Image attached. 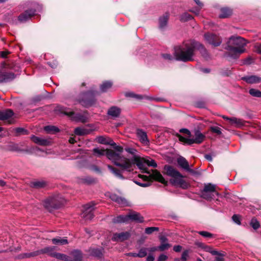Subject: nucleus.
I'll return each mask as SVG.
<instances>
[{"mask_svg":"<svg viewBox=\"0 0 261 261\" xmlns=\"http://www.w3.org/2000/svg\"><path fill=\"white\" fill-rule=\"evenodd\" d=\"M136 133L137 137L142 143L145 144H147L148 143L149 141L145 132L143 131L142 129H138Z\"/></svg>","mask_w":261,"mask_h":261,"instance_id":"nucleus-19","label":"nucleus"},{"mask_svg":"<svg viewBox=\"0 0 261 261\" xmlns=\"http://www.w3.org/2000/svg\"><path fill=\"white\" fill-rule=\"evenodd\" d=\"M148 248L142 247L138 253V257L142 258L146 256L147 254Z\"/></svg>","mask_w":261,"mask_h":261,"instance_id":"nucleus-44","label":"nucleus"},{"mask_svg":"<svg viewBox=\"0 0 261 261\" xmlns=\"http://www.w3.org/2000/svg\"><path fill=\"white\" fill-rule=\"evenodd\" d=\"M74 132L75 135L78 136H83L88 134V130L83 127H76Z\"/></svg>","mask_w":261,"mask_h":261,"instance_id":"nucleus-40","label":"nucleus"},{"mask_svg":"<svg viewBox=\"0 0 261 261\" xmlns=\"http://www.w3.org/2000/svg\"><path fill=\"white\" fill-rule=\"evenodd\" d=\"M255 48L257 53L261 54V44L256 43L255 45Z\"/></svg>","mask_w":261,"mask_h":261,"instance_id":"nucleus-59","label":"nucleus"},{"mask_svg":"<svg viewBox=\"0 0 261 261\" xmlns=\"http://www.w3.org/2000/svg\"><path fill=\"white\" fill-rule=\"evenodd\" d=\"M115 150L107 149V157L116 166L125 170L127 172H130V164L128 161L125 160V157L121 155L123 149L116 144L113 146Z\"/></svg>","mask_w":261,"mask_h":261,"instance_id":"nucleus-2","label":"nucleus"},{"mask_svg":"<svg viewBox=\"0 0 261 261\" xmlns=\"http://www.w3.org/2000/svg\"><path fill=\"white\" fill-rule=\"evenodd\" d=\"M14 78V74L13 73L0 71V83L6 82Z\"/></svg>","mask_w":261,"mask_h":261,"instance_id":"nucleus-22","label":"nucleus"},{"mask_svg":"<svg viewBox=\"0 0 261 261\" xmlns=\"http://www.w3.org/2000/svg\"><path fill=\"white\" fill-rule=\"evenodd\" d=\"M112 200L116 202L122 206L127 205V201L125 199L120 197L116 194H112L110 196Z\"/></svg>","mask_w":261,"mask_h":261,"instance_id":"nucleus-24","label":"nucleus"},{"mask_svg":"<svg viewBox=\"0 0 261 261\" xmlns=\"http://www.w3.org/2000/svg\"><path fill=\"white\" fill-rule=\"evenodd\" d=\"M169 15L168 14H166L163 15L162 17H161L159 19V27L161 29H163L165 27L167 24V22L168 20Z\"/></svg>","mask_w":261,"mask_h":261,"instance_id":"nucleus-32","label":"nucleus"},{"mask_svg":"<svg viewBox=\"0 0 261 261\" xmlns=\"http://www.w3.org/2000/svg\"><path fill=\"white\" fill-rule=\"evenodd\" d=\"M217 255L218 256L216 257V261H224L222 254L219 253V254H217Z\"/></svg>","mask_w":261,"mask_h":261,"instance_id":"nucleus-61","label":"nucleus"},{"mask_svg":"<svg viewBox=\"0 0 261 261\" xmlns=\"http://www.w3.org/2000/svg\"><path fill=\"white\" fill-rule=\"evenodd\" d=\"M170 247L171 245L168 243H161V244L158 246V248L159 249V251H163L168 249Z\"/></svg>","mask_w":261,"mask_h":261,"instance_id":"nucleus-45","label":"nucleus"},{"mask_svg":"<svg viewBox=\"0 0 261 261\" xmlns=\"http://www.w3.org/2000/svg\"><path fill=\"white\" fill-rule=\"evenodd\" d=\"M71 254L73 257L74 261H82L83 256L80 251L74 250L71 252Z\"/></svg>","mask_w":261,"mask_h":261,"instance_id":"nucleus-37","label":"nucleus"},{"mask_svg":"<svg viewBox=\"0 0 261 261\" xmlns=\"http://www.w3.org/2000/svg\"><path fill=\"white\" fill-rule=\"evenodd\" d=\"M167 259L168 256L166 255L162 254L158 257L157 261H166Z\"/></svg>","mask_w":261,"mask_h":261,"instance_id":"nucleus-57","label":"nucleus"},{"mask_svg":"<svg viewBox=\"0 0 261 261\" xmlns=\"http://www.w3.org/2000/svg\"><path fill=\"white\" fill-rule=\"evenodd\" d=\"M143 162V167L142 168H139L140 169L144 170L145 168V165H147L149 166L156 167L157 166V164L154 161V160L152 159H148L142 158Z\"/></svg>","mask_w":261,"mask_h":261,"instance_id":"nucleus-27","label":"nucleus"},{"mask_svg":"<svg viewBox=\"0 0 261 261\" xmlns=\"http://www.w3.org/2000/svg\"><path fill=\"white\" fill-rule=\"evenodd\" d=\"M205 136L202 134L200 130L195 129L194 131L193 137L191 138V140H189V143L193 144H200L204 140Z\"/></svg>","mask_w":261,"mask_h":261,"instance_id":"nucleus-12","label":"nucleus"},{"mask_svg":"<svg viewBox=\"0 0 261 261\" xmlns=\"http://www.w3.org/2000/svg\"><path fill=\"white\" fill-rule=\"evenodd\" d=\"M205 40L213 46H218L222 43L220 37L212 33H206L204 35Z\"/></svg>","mask_w":261,"mask_h":261,"instance_id":"nucleus-10","label":"nucleus"},{"mask_svg":"<svg viewBox=\"0 0 261 261\" xmlns=\"http://www.w3.org/2000/svg\"><path fill=\"white\" fill-rule=\"evenodd\" d=\"M179 140L180 142H184V143L187 144V145H192L191 143H189V140H191V138H185L184 137L179 136Z\"/></svg>","mask_w":261,"mask_h":261,"instance_id":"nucleus-51","label":"nucleus"},{"mask_svg":"<svg viewBox=\"0 0 261 261\" xmlns=\"http://www.w3.org/2000/svg\"><path fill=\"white\" fill-rule=\"evenodd\" d=\"M196 47V41L194 40H191L184 42L181 45L174 48V56L176 60L183 62L192 61Z\"/></svg>","mask_w":261,"mask_h":261,"instance_id":"nucleus-1","label":"nucleus"},{"mask_svg":"<svg viewBox=\"0 0 261 261\" xmlns=\"http://www.w3.org/2000/svg\"><path fill=\"white\" fill-rule=\"evenodd\" d=\"M125 150L128 153L132 155L130 158H125V160L128 161L130 164V171L133 170V167L136 164L138 168L143 167L142 158H141L138 154L136 149L132 147H126Z\"/></svg>","mask_w":261,"mask_h":261,"instance_id":"nucleus-6","label":"nucleus"},{"mask_svg":"<svg viewBox=\"0 0 261 261\" xmlns=\"http://www.w3.org/2000/svg\"><path fill=\"white\" fill-rule=\"evenodd\" d=\"M154 257L152 254H149L146 258V261H154Z\"/></svg>","mask_w":261,"mask_h":261,"instance_id":"nucleus-64","label":"nucleus"},{"mask_svg":"<svg viewBox=\"0 0 261 261\" xmlns=\"http://www.w3.org/2000/svg\"><path fill=\"white\" fill-rule=\"evenodd\" d=\"M94 181V179L89 177H86L83 179V182L86 184H91Z\"/></svg>","mask_w":261,"mask_h":261,"instance_id":"nucleus-58","label":"nucleus"},{"mask_svg":"<svg viewBox=\"0 0 261 261\" xmlns=\"http://www.w3.org/2000/svg\"><path fill=\"white\" fill-rule=\"evenodd\" d=\"M221 14L219 15L220 18H227L232 14V10L228 8L221 9Z\"/></svg>","mask_w":261,"mask_h":261,"instance_id":"nucleus-31","label":"nucleus"},{"mask_svg":"<svg viewBox=\"0 0 261 261\" xmlns=\"http://www.w3.org/2000/svg\"><path fill=\"white\" fill-rule=\"evenodd\" d=\"M181 132H183L189 135V137H192L191 132L187 129L183 128L180 130Z\"/></svg>","mask_w":261,"mask_h":261,"instance_id":"nucleus-62","label":"nucleus"},{"mask_svg":"<svg viewBox=\"0 0 261 261\" xmlns=\"http://www.w3.org/2000/svg\"><path fill=\"white\" fill-rule=\"evenodd\" d=\"M44 129L48 133H56L60 131L58 127L53 125L46 126L44 127Z\"/></svg>","mask_w":261,"mask_h":261,"instance_id":"nucleus-38","label":"nucleus"},{"mask_svg":"<svg viewBox=\"0 0 261 261\" xmlns=\"http://www.w3.org/2000/svg\"><path fill=\"white\" fill-rule=\"evenodd\" d=\"M112 86V82L110 81H106L100 85V90L102 92H107L109 89L111 88Z\"/></svg>","mask_w":261,"mask_h":261,"instance_id":"nucleus-36","label":"nucleus"},{"mask_svg":"<svg viewBox=\"0 0 261 261\" xmlns=\"http://www.w3.org/2000/svg\"><path fill=\"white\" fill-rule=\"evenodd\" d=\"M232 219L238 225L241 224L240 216L238 215H233L232 217Z\"/></svg>","mask_w":261,"mask_h":261,"instance_id":"nucleus-53","label":"nucleus"},{"mask_svg":"<svg viewBox=\"0 0 261 261\" xmlns=\"http://www.w3.org/2000/svg\"><path fill=\"white\" fill-rule=\"evenodd\" d=\"M218 195V193L216 191V186L210 183L205 184L201 192V197L207 200L214 199L215 195Z\"/></svg>","mask_w":261,"mask_h":261,"instance_id":"nucleus-8","label":"nucleus"},{"mask_svg":"<svg viewBox=\"0 0 261 261\" xmlns=\"http://www.w3.org/2000/svg\"><path fill=\"white\" fill-rule=\"evenodd\" d=\"M128 220L130 219L138 222H142L143 221V218L138 213H132L128 215Z\"/></svg>","mask_w":261,"mask_h":261,"instance_id":"nucleus-28","label":"nucleus"},{"mask_svg":"<svg viewBox=\"0 0 261 261\" xmlns=\"http://www.w3.org/2000/svg\"><path fill=\"white\" fill-rule=\"evenodd\" d=\"M31 139L36 144L42 146H49L51 144V142L50 140L38 137L34 135H32L31 137Z\"/></svg>","mask_w":261,"mask_h":261,"instance_id":"nucleus-16","label":"nucleus"},{"mask_svg":"<svg viewBox=\"0 0 261 261\" xmlns=\"http://www.w3.org/2000/svg\"><path fill=\"white\" fill-rule=\"evenodd\" d=\"M52 242L53 244L55 245H65L68 244V240L66 237L63 238H54L52 239Z\"/></svg>","mask_w":261,"mask_h":261,"instance_id":"nucleus-35","label":"nucleus"},{"mask_svg":"<svg viewBox=\"0 0 261 261\" xmlns=\"http://www.w3.org/2000/svg\"><path fill=\"white\" fill-rule=\"evenodd\" d=\"M188 255H189L188 250H185L181 254V261H186Z\"/></svg>","mask_w":261,"mask_h":261,"instance_id":"nucleus-55","label":"nucleus"},{"mask_svg":"<svg viewBox=\"0 0 261 261\" xmlns=\"http://www.w3.org/2000/svg\"><path fill=\"white\" fill-rule=\"evenodd\" d=\"M46 185L45 181L43 180L35 181L32 182V186L35 188H41Z\"/></svg>","mask_w":261,"mask_h":261,"instance_id":"nucleus-41","label":"nucleus"},{"mask_svg":"<svg viewBox=\"0 0 261 261\" xmlns=\"http://www.w3.org/2000/svg\"><path fill=\"white\" fill-rule=\"evenodd\" d=\"M182 247L180 245H176L173 247V250L175 252H179L181 251Z\"/></svg>","mask_w":261,"mask_h":261,"instance_id":"nucleus-60","label":"nucleus"},{"mask_svg":"<svg viewBox=\"0 0 261 261\" xmlns=\"http://www.w3.org/2000/svg\"><path fill=\"white\" fill-rule=\"evenodd\" d=\"M250 225L254 229L258 228L260 226L258 221L255 219L251 220Z\"/></svg>","mask_w":261,"mask_h":261,"instance_id":"nucleus-46","label":"nucleus"},{"mask_svg":"<svg viewBox=\"0 0 261 261\" xmlns=\"http://www.w3.org/2000/svg\"><path fill=\"white\" fill-rule=\"evenodd\" d=\"M62 112L65 115L69 117L72 120L76 121H82L83 116L80 114H75L73 112L70 111L68 109L64 108Z\"/></svg>","mask_w":261,"mask_h":261,"instance_id":"nucleus-14","label":"nucleus"},{"mask_svg":"<svg viewBox=\"0 0 261 261\" xmlns=\"http://www.w3.org/2000/svg\"><path fill=\"white\" fill-rule=\"evenodd\" d=\"M102 250L98 248H92L90 250V253L93 256L100 257L102 255Z\"/></svg>","mask_w":261,"mask_h":261,"instance_id":"nucleus-39","label":"nucleus"},{"mask_svg":"<svg viewBox=\"0 0 261 261\" xmlns=\"http://www.w3.org/2000/svg\"><path fill=\"white\" fill-rule=\"evenodd\" d=\"M35 12L33 9L27 10L19 16L18 19L20 22H25L34 16Z\"/></svg>","mask_w":261,"mask_h":261,"instance_id":"nucleus-15","label":"nucleus"},{"mask_svg":"<svg viewBox=\"0 0 261 261\" xmlns=\"http://www.w3.org/2000/svg\"><path fill=\"white\" fill-rule=\"evenodd\" d=\"M159 229L156 227H149L145 228V232L147 234H151L154 231H158Z\"/></svg>","mask_w":261,"mask_h":261,"instance_id":"nucleus-48","label":"nucleus"},{"mask_svg":"<svg viewBox=\"0 0 261 261\" xmlns=\"http://www.w3.org/2000/svg\"><path fill=\"white\" fill-rule=\"evenodd\" d=\"M13 115L14 113L11 109L1 111H0V120L3 121L8 120Z\"/></svg>","mask_w":261,"mask_h":261,"instance_id":"nucleus-18","label":"nucleus"},{"mask_svg":"<svg viewBox=\"0 0 261 261\" xmlns=\"http://www.w3.org/2000/svg\"><path fill=\"white\" fill-rule=\"evenodd\" d=\"M164 170L166 174L171 177L170 182L172 185L183 189H187L190 187V184L183 179V176L172 166L165 165Z\"/></svg>","mask_w":261,"mask_h":261,"instance_id":"nucleus-3","label":"nucleus"},{"mask_svg":"<svg viewBox=\"0 0 261 261\" xmlns=\"http://www.w3.org/2000/svg\"><path fill=\"white\" fill-rule=\"evenodd\" d=\"M230 41L233 46L228 45L226 49L228 51V56L237 58L238 56L243 53L245 49V46L247 44L246 40L241 37H231Z\"/></svg>","mask_w":261,"mask_h":261,"instance_id":"nucleus-4","label":"nucleus"},{"mask_svg":"<svg viewBox=\"0 0 261 261\" xmlns=\"http://www.w3.org/2000/svg\"><path fill=\"white\" fill-rule=\"evenodd\" d=\"M198 233L205 238H211L213 236L212 233L205 231H199Z\"/></svg>","mask_w":261,"mask_h":261,"instance_id":"nucleus-52","label":"nucleus"},{"mask_svg":"<svg viewBox=\"0 0 261 261\" xmlns=\"http://www.w3.org/2000/svg\"><path fill=\"white\" fill-rule=\"evenodd\" d=\"M94 154L97 157L106 155L107 156V149H100L99 148H94L93 149Z\"/></svg>","mask_w":261,"mask_h":261,"instance_id":"nucleus-34","label":"nucleus"},{"mask_svg":"<svg viewBox=\"0 0 261 261\" xmlns=\"http://www.w3.org/2000/svg\"><path fill=\"white\" fill-rule=\"evenodd\" d=\"M249 93L253 97H261V91L257 89L253 88L250 89L249 91Z\"/></svg>","mask_w":261,"mask_h":261,"instance_id":"nucleus-42","label":"nucleus"},{"mask_svg":"<svg viewBox=\"0 0 261 261\" xmlns=\"http://www.w3.org/2000/svg\"><path fill=\"white\" fill-rule=\"evenodd\" d=\"M97 141L100 144H106V145H110L111 146H114L116 145V143L114 142L112 140L108 141L106 138H105L103 136H99L97 137Z\"/></svg>","mask_w":261,"mask_h":261,"instance_id":"nucleus-30","label":"nucleus"},{"mask_svg":"<svg viewBox=\"0 0 261 261\" xmlns=\"http://www.w3.org/2000/svg\"><path fill=\"white\" fill-rule=\"evenodd\" d=\"M229 124L237 127H240L244 125V121L240 118L231 117Z\"/></svg>","mask_w":261,"mask_h":261,"instance_id":"nucleus-23","label":"nucleus"},{"mask_svg":"<svg viewBox=\"0 0 261 261\" xmlns=\"http://www.w3.org/2000/svg\"><path fill=\"white\" fill-rule=\"evenodd\" d=\"M162 56L164 59L167 60H171L172 59V57L169 54H163Z\"/></svg>","mask_w":261,"mask_h":261,"instance_id":"nucleus-63","label":"nucleus"},{"mask_svg":"<svg viewBox=\"0 0 261 261\" xmlns=\"http://www.w3.org/2000/svg\"><path fill=\"white\" fill-rule=\"evenodd\" d=\"M64 203V199L60 195H56L46 199L44 202V206L48 211L58 208Z\"/></svg>","mask_w":261,"mask_h":261,"instance_id":"nucleus-7","label":"nucleus"},{"mask_svg":"<svg viewBox=\"0 0 261 261\" xmlns=\"http://www.w3.org/2000/svg\"><path fill=\"white\" fill-rule=\"evenodd\" d=\"M177 163L180 166H181L182 168L185 169L187 171H188L192 173H194L193 170L189 168V163L184 158H179L177 160Z\"/></svg>","mask_w":261,"mask_h":261,"instance_id":"nucleus-20","label":"nucleus"},{"mask_svg":"<svg viewBox=\"0 0 261 261\" xmlns=\"http://www.w3.org/2000/svg\"><path fill=\"white\" fill-rule=\"evenodd\" d=\"M139 177L142 178L144 182H141L138 180H135L134 182L142 187H147L150 185V179L152 178L163 184L167 185V181L165 180L162 174L157 170H152V173L149 176L144 175H139Z\"/></svg>","mask_w":261,"mask_h":261,"instance_id":"nucleus-5","label":"nucleus"},{"mask_svg":"<svg viewBox=\"0 0 261 261\" xmlns=\"http://www.w3.org/2000/svg\"><path fill=\"white\" fill-rule=\"evenodd\" d=\"M121 113V110L117 107L113 106L108 111L107 114L112 118H115L119 116Z\"/></svg>","mask_w":261,"mask_h":261,"instance_id":"nucleus-17","label":"nucleus"},{"mask_svg":"<svg viewBox=\"0 0 261 261\" xmlns=\"http://www.w3.org/2000/svg\"><path fill=\"white\" fill-rule=\"evenodd\" d=\"M50 255L51 256L56 257L57 259L64 260L65 261H70L69 260L68 256L63 254L54 252L53 253H50Z\"/></svg>","mask_w":261,"mask_h":261,"instance_id":"nucleus-33","label":"nucleus"},{"mask_svg":"<svg viewBox=\"0 0 261 261\" xmlns=\"http://www.w3.org/2000/svg\"><path fill=\"white\" fill-rule=\"evenodd\" d=\"M16 133L18 134H27L28 131L23 128L18 127L15 129Z\"/></svg>","mask_w":261,"mask_h":261,"instance_id":"nucleus-54","label":"nucleus"},{"mask_svg":"<svg viewBox=\"0 0 261 261\" xmlns=\"http://www.w3.org/2000/svg\"><path fill=\"white\" fill-rule=\"evenodd\" d=\"M243 79L246 81L247 83L249 84L259 83L261 82V77L255 75L246 76Z\"/></svg>","mask_w":261,"mask_h":261,"instance_id":"nucleus-26","label":"nucleus"},{"mask_svg":"<svg viewBox=\"0 0 261 261\" xmlns=\"http://www.w3.org/2000/svg\"><path fill=\"white\" fill-rule=\"evenodd\" d=\"M94 210V205L92 203H88L83 206L82 217L86 220H91L94 216L93 211Z\"/></svg>","mask_w":261,"mask_h":261,"instance_id":"nucleus-11","label":"nucleus"},{"mask_svg":"<svg viewBox=\"0 0 261 261\" xmlns=\"http://www.w3.org/2000/svg\"><path fill=\"white\" fill-rule=\"evenodd\" d=\"M193 18L192 16L188 13L182 14L180 17V20L182 22H186Z\"/></svg>","mask_w":261,"mask_h":261,"instance_id":"nucleus-43","label":"nucleus"},{"mask_svg":"<svg viewBox=\"0 0 261 261\" xmlns=\"http://www.w3.org/2000/svg\"><path fill=\"white\" fill-rule=\"evenodd\" d=\"M54 248L51 247H47L44 248L41 250V252L43 253H48L50 255V253L54 252Z\"/></svg>","mask_w":261,"mask_h":261,"instance_id":"nucleus-47","label":"nucleus"},{"mask_svg":"<svg viewBox=\"0 0 261 261\" xmlns=\"http://www.w3.org/2000/svg\"><path fill=\"white\" fill-rule=\"evenodd\" d=\"M108 168L111 171V172L113 173L117 177L122 179L124 178L122 175V173L124 171H127L126 170H123L122 168H121V170H120L118 169L113 167L110 165H108Z\"/></svg>","mask_w":261,"mask_h":261,"instance_id":"nucleus-21","label":"nucleus"},{"mask_svg":"<svg viewBox=\"0 0 261 261\" xmlns=\"http://www.w3.org/2000/svg\"><path fill=\"white\" fill-rule=\"evenodd\" d=\"M128 221V216L127 215H119L114 218L112 220L113 223H121L126 222Z\"/></svg>","mask_w":261,"mask_h":261,"instance_id":"nucleus-25","label":"nucleus"},{"mask_svg":"<svg viewBox=\"0 0 261 261\" xmlns=\"http://www.w3.org/2000/svg\"><path fill=\"white\" fill-rule=\"evenodd\" d=\"M92 92H87L81 94L78 99L79 102L83 106L88 108L93 105L95 99L93 97Z\"/></svg>","mask_w":261,"mask_h":261,"instance_id":"nucleus-9","label":"nucleus"},{"mask_svg":"<svg viewBox=\"0 0 261 261\" xmlns=\"http://www.w3.org/2000/svg\"><path fill=\"white\" fill-rule=\"evenodd\" d=\"M130 237L129 232H121L119 233H115L112 238V240L114 242H121L127 240Z\"/></svg>","mask_w":261,"mask_h":261,"instance_id":"nucleus-13","label":"nucleus"},{"mask_svg":"<svg viewBox=\"0 0 261 261\" xmlns=\"http://www.w3.org/2000/svg\"><path fill=\"white\" fill-rule=\"evenodd\" d=\"M211 130L214 133L217 135H221L222 134L221 129L220 127L216 126L211 127Z\"/></svg>","mask_w":261,"mask_h":261,"instance_id":"nucleus-50","label":"nucleus"},{"mask_svg":"<svg viewBox=\"0 0 261 261\" xmlns=\"http://www.w3.org/2000/svg\"><path fill=\"white\" fill-rule=\"evenodd\" d=\"M196 49H197L200 51L201 54L204 58L206 59L209 57L207 51L205 48L203 46V45H202L201 44L198 42H196Z\"/></svg>","mask_w":261,"mask_h":261,"instance_id":"nucleus-29","label":"nucleus"},{"mask_svg":"<svg viewBox=\"0 0 261 261\" xmlns=\"http://www.w3.org/2000/svg\"><path fill=\"white\" fill-rule=\"evenodd\" d=\"M125 95L128 97H134L137 99H141L142 96L140 95H136L133 93H126Z\"/></svg>","mask_w":261,"mask_h":261,"instance_id":"nucleus-56","label":"nucleus"},{"mask_svg":"<svg viewBox=\"0 0 261 261\" xmlns=\"http://www.w3.org/2000/svg\"><path fill=\"white\" fill-rule=\"evenodd\" d=\"M204 248L206 251L210 252L212 255H216L219 254V252L218 251L213 250L210 246H205Z\"/></svg>","mask_w":261,"mask_h":261,"instance_id":"nucleus-49","label":"nucleus"}]
</instances>
